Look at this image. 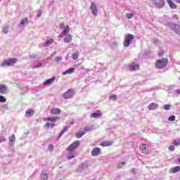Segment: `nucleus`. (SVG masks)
<instances>
[{"instance_id":"1","label":"nucleus","mask_w":180,"mask_h":180,"mask_svg":"<svg viewBox=\"0 0 180 180\" xmlns=\"http://www.w3.org/2000/svg\"><path fill=\"white\" fill-rule=\"evenodd\" d=\"M57 120H60V117H46L44 118V122H46L44 127V129H53L54 126H56V122Z\"/></svg>"},{"instance_id":"2","label":"nucleus","mask_w":180,"mask_h":180,"mask_svg":"<svg viewBox=\"0 0 180 180\" xmlns=\"http://www.w3.org/2000/svg\"><path fill=\"white\" fill-rule=\"evenodd\" d=\"M168 65V60L167 58H162L157 60L155 63L156 68L158 70H163Z\"/></svg>"},{"instance_id":"3","label":"nucleus","mask_w":180,"mask_h":180,"mask_svg":"<svg viewBox=\"0 0 180 180\" xmlns=\"http://www.w3.org/2000/svg\"><path fill=\"white\" fill-rule=\"evenodd\" d=\"M18 63V58H10L8 60H5L1 63V67H11Z\"/></svg>"},{"instance_id":"4","label":"nucleus","mask_w":180,"mask_h":180,"mask_svg":"<svg viewBox=\"0 0 180 180\" xmlns=\"http://www.w3.org/2000/svg\"><path fill=\"white\" fill-rule=\"evenodd\" d=\"M134 40V35L128 34L124 37V47H129L131 44V41Z\"/></svg>"},{"instance_id":"5","label":"nucleus","mask_w":180,"mask_h":180,"mask_svg":"<svg viewBox=\"0 0 180 180\" xmlns=\"http://www.w3.org/2000/svg\"><path fill=\"white\" fill-rule=\"evenodd\" d=\"M60 29H63V32H61L60 37H64V36H67L68 33H70V26L66 25L64 22H61L59 25Z\"/></svg>"},{"instance_id":"6","label":"nucleus","mask_w":180,"mask_h":180,"mask_svg":"<svg viewBox=\"0 0 180 180\" xmlns=\"http://www.w3.org/2000/svg\"><path fill=\"white\" fill-rule=\"evenodd\" d=\"M79 141H75L70 146L68 147L67 151H75L79 147Z\"/></svg>"},{"instance_id":"7","label":"nucleus","mask_w":180,"mask_h":180,"mask_svg":"<svg viewBox=\"0 0 180 180\" xmlns=\"http://www.w3.org/2000/svg\"><path fill=\"white\" fill-rule=\"evenodd\" d=\"M90 11H91V13L94 15V16H98V6L94 2L91 4Z\"/></svg>"},{"instance_id":"8","label":"nucleus","mask_w":180,"mask_h":180,"mask_svg":"<svg viewBox=\"0 0 180 180\" xmlns=\"http://www.w3.org/2000/svg\"><path fill=\"white\" fill-rule=\"evenodd\" d=\"M152 2L154 3V5H155L156 8H158V9L164 8V5H165L164 0H152Z\"/></svg>"},{"instance_id":"9","label":"nucleus","mask_w":180,"mask_h":180,"mask_svg":"<svg viewBox=\"0 0 180 180\" xmlns=\"http://www.w3.org/2000/svg\"><path fill=\"white\" fill-rule=\"evenodd\" d=\"M72 96H74V91H72V89H68L63 96L64 99H70Z\"/></svg>"},{"instance_id":"10","label":"nucleus","mask_w":180,"mask_h":180,"mask_svg":"<svg viewBox=\"0 0 180 180\" xmlns=\"http://www.w3.org/2000/svg\"><path fill=\"white\" fill-rule=\"evenodd\" d=\"M89 167L88 163H83L77 168V172H84Z\"/></svg>"},{"instance_id":"11","label":"nucleus","mask_w":180,"mask_h":180,"mask_svg":"<svg viewBox=\"0 0 180 180\" xmlns=\"http://www.w3.org/2000/svg\"><path fill=\"white\" fill-rule=\"evenodd\" d=\"M129 71H136L140 70V65L134 62L131 63L129 66Z\"/></svg>"},{"instance_id":"12","label":"nucleus","mask_w":180,"mask_h":180,"mask_svg":"<svg viewBox=\"0 0 180 180\" xmlns=\"http://www.w3.org/2000/svg\"><path fill=\"white\" fill-rule=\"evenodd\" d=\"M170 27L174 32H175V33L180 34V25L171 24Z\"/></svg>"},{"instance_id":"13","label":"nucleus","mask_w":180,"mask_h":180,"mask_svg":"<svg viewBox=\"0 0 180 180\" xmlns=\"http://www.w3.org/2000/svg\"><path fill=\"white\" fill-rule=\"evenodd\" d=\"M68 160H72V158H75L77 157V152L75 150H68Z\"/></svg>"},{"instance_id":"14","label":"nucleus","mask_w":180,"mask_h":180,"mask_svg":"<svg viewBox=\"0 0 180 180\" xmlns=\"http://www.w3.org/2000/svg\"><path fill=\"white\" fill-rule=\"evenodd\" d=\"M101 154V148H94L91 151V155L93 157H96V155H99Z\"/></svg>"},{"instance_id":"15","label":"nucleus","mask_w":180,"mask_h":180,"mask_svg":"<svg viewBox=\"0 0 180 180\" xmlns=\"http://www.w3.org/2000/svg\"><path fill=\"white\" fill-rule=\"evenodd\" d=\"M0 94H8V87L6 85L0 84Z\"/></svg>"},{"instance_id":"16","label":"nucleus","mask_w":180,"mask_h":180,"mask_svg":"<svg viewBox=\"0 0 180 180\" xmlns=\"http://www.w3.org/2000/svg\"><path fill=\"white\" fill-rule=\"evenodd\" d=\"M158 108V104L155 103H152L149 104L148 106V110H155V109H157Z\"/></svg>"},{"instance_id":"17","label":"nucleus","mask_w":180,"mask_h":180,"mask_svg":"<svg viewBox=\"0 0 180 180\" xmlns=\"http://www.w3.org/2000/svg\"><path fill=\"white\" fill-rule=\"evenodd\" d=\"M51 115H60L61 113V109L60 108H52L50 110Z\"/></svg>"},{"instance_id":"18","label":"nucleus","mask_w":180,"mask_h":180,"mask_svg":"<svg viewBox=\"0 0 180 180\" xmlns=\"http://www.w3.org/2000/svg\"><path fill=\"white\" fill-rule=\"evenodd\" d=\"M167 2L171 9H176V8H178L176 4H175V3H174V1H172V0H167Z\"/></svg>"},{"instance_id":"19","label":"nucleus","mask_w":180,"mask_h":180,"mask_svg":"<svg viewBox=\"0 0 180 180\" xmlns=\"http://www.w3.org/2000/svg\"><path fill=\"white\" fill-rule=\"evenodd\" d=\"M34 115V111L30 108L27 109L25 112L26 117H32Z\"/></svg>"},{"instance_id":"20","label":"nucleus","mask_w":180,"mask_h":180,"mask_svg":"<svg viewBox=\"0 0 180 180\" xmlns=\"http://www.w3.org/2000/svg\"><path fill=\"white\" fill-rule=\"evenodd\" d=\"M141 150L143 154H148V151H147V145H146V143H142L141 145Z\"/></svg>"},{"instance_id":"21","label":"nucleus","mask_w":180,"mask_h":180,"mask_svg":"<svg viewBox=\"0 0 180 180\" xmlns=\"http://www.w3.org/2000/svg\"><path fill=\"white\" fill-rule=\"evenodd\" d=\"M72 72H75V68L68 69L67 70L63 72V75H67V74H72Z\"/></svg>"},{"instance_id":"22","label":"nucleus","mask_w":180,"mask_h":180,"mask_svg":"<svg viewBox=\"0 0 180 180\" xmlns=\"http://www.w3.org/2000/svg\"><path fill=\"white\" fill-rule=\"evenodd\" d=\"M101 116H102V112H101V111H97L96 112H93L90 115V117L96 118V117H101Z\"/></svg>"},{"instance_id":"23","label":"nucleus","mask_w":180,"mask_h":180,"mask_svg":"<svg viewBox=\"0 0 180 180\" xmlns=\"http://www.w3.org/2000/svg\"><path fill=\"white\" fill-rule=\"evenodd\" d=\"M64 43H71L72 41V37L71 35H67L64 39H63Z\"/></svg>"},{"instance_id":"24","label":"nucleus","mask_w":180,"mask_h":180,"mask_svg":"<svg viewBox=\"0 0 180 180\" xmlns=\"http://www.w3.org/2000/svg\"><path fill=\"white\" fill-rule=\"evenodd\" d=\"M29 25V20L27 18H25L21 20L20 25L21 26H27Z\"/></svg>"},{"instance_id":"25","label":"nucleus","mask_w":180,"mask_h":180,"mask_svg":"<svg viewBox=\"0 0 180 180\" xmlns=\"http://www.w3.org/2000/svg\"><path fill=\"white\" fill-rule=\"evenodd\" d=\"M180 171V166H176L174 167H172L170 170V172H172V174H176V172H179Z\"/></svg>"},{"instance_id":"26","label":"nucleus","mask_w":180,"mask_h":180,"mask_svg":"<svg viewBox=\"0 0 180 180\" xmlns=\"http://www.w3.org/2000/svg\"><path fill=\"white\" fill-rule=\"evenodd\" d=\"M56 81V77H52L51 79H47L44 83V85H50L53 84Z\"/></svg>"},{"instance_id":"27","label":"nucleus","mask_w":180,"mask_h":180,"mask_svg":"<svg viewBox=\"0 0 180 180\" xmlns=\"http://www.w3.org/2000/svg\"><path fill=\"white\" fill-rule=\"evenodd\" d=\"M53 42H54V39H51L45 41V43L44 44V47H49V46H50L51 44H53Z\"/></svg>"},{"instance_id":"28","label":"nucleus","mask_w":180,"mask_h":180,"mask_svg":"<svg viewBox=\"0 0 180 180\" xmlns=\"http://www.w3.org/2000/svg\"><path fill=\"white\" fill-rule=\"evenodd\" d=\"M94 125H90V126H87L86 127H84V134L88 132V131H91V130H94Z\"/></svg>"},{"instance_id":"29","label":"nucleus","mask_w":180,"mask_h":180,"mask_svg":"<svg viewBox=\"0 0 180 180\" xmlns=\"http://www.w3.org/2000/svg\"><path fill=\"white\" fill-rule=\"evenodd\" d=\"M15 134H12L10 138H9V144L12 146H13L14 143H15Z\"/></svg>"},{"instance_id":"30","label":"nucleus","mask_w":180,"mask_h":180,"mask_svg":"<svg viewBox=\"0 0 180 180\" xmlns=\"http://www.w3.org/2000/svg\"><path fill=\"white\" fill-rule=\"evenodd\" d=\"M103 147H108V146H112V142L110 141H103L101 143Z\"/></svg>"},{"instance_id":"31","label":"nucleus","mask_w":180,"mask_h":180,"mask_svg":"<svg viewBox=\"0 0 180 180\" xmlns=\"http://www.w3.org/2000/svg\"><path fill=\"white\" fill-rule=\"evenodd\" d=\"M9 30V26L5 25L2 28V32L4 33V34H8V32Z\"/></svg>"},{"instance_id":"32","label":"nucleus","mask_w":180,"mask_h":180,"mask_svg":"<svg viewBox=\"0 0 180 180\" xmlns=\"http://www.w3.org/2000/svg\"><path fill=\"white\" fill-rule=\"evenodd\" d=\"M172 144L176 146H180V139L174 140Z\"/></svg>"},{"instance_id":"33","label":"nucleus","mask_w":180,"mask_h":180,"mask_svg":"<svg viewBox=\"0 0 180 180\" xmlns=\"http://www.w3.org/2000/svg\"><path fill=\"white\" fill-rule=\"evenodd\" d=\"M41 178L44 180H47L49 179V174H47V173H41Z\"/></svg>"},{"instance_id":"34","label":"nucleus","mask_w":180,"mask_h":180,"mask_svg":"<svg viewBox=\"0 0 180 180\" xmlns=\"http://www.w3.org/2000/svg\"><path fill=\"white\" fill-rule=\"evenodd\" d=\"M163 109L165 110H171V105L169 104H165L163 105Z\"/></svg>"},{"instance_id":"35","label":"nucleus","mask_w":180,"mask_h":180,"mask_svg":"<svg viewBox=\"0 0 180 180\" xmlns=\"http://www.w3.org/2000/svg\"><path fill=\"white\" fill-rule=\"evenodd\" d=\"M84 134H85V132H79L76 134V137L77 139H81V137H82V136H84Z\"/></svg>"},{"instance_id":"36","label":"nucleus","mask_w":180,"mask_h":180,"mask_svg":"<svg viewBox=\"0 0 180 180\" xmlns=\"http://www.w3.org/2000/svg\"><path fill=\"white\" fill-rule=\"evenodd\" d=\"M109 99H110L111 101H116L117 99V96H116V95L115 94H112L109 96Z\"/></svg>"},{"instance_id":"37","label":"nucleus","mask_w":180,"mask_h":180,"mask_svg":"<svg viewBox=\"0 0 180 180\" xmlns=\"http://www.w3.org/2000/svg\"><path fill=\"white\" fill-rule=\"evenodd\" d=\"M0 102L1 103H5V102H6V98L4 96L0 95Z\"/></svg>"},{"instance_id":"38","label":"nucleus","mask_w":180,"mask_h":180,"mask_svg":"<svg viewBox=\"0 0 180 180\" xmlns=\"http://www.w3.org/2000/svg\"><path fill=\"white\" fill-rule=\"evenodd\" d=\"M134 16V15L133 13H127L126 14V17L127 18V19H131Z\"/></svg>"},{"instance_id":"39","label":"nucleus","mask_w":180,"mask_h":180,"mask_svg":"<svg viewBox=\"0 0 180 180\" xmlns=\"http://www.w3.org/2000/svg\"><path fill=\"white\" fill-rule=\"evenodd\" d=\"M67 130H68L67 128H64V129L61 131V132H60V135H59V136H58V139H60V137H61V136H63V134H64V133H65V131H67Z\"/></svg>"},{"instance_id":"40","label":"nucleus","mask_w":180,"mask_h":180,"mask_svg":"<svg viewBox=\"0 0 180 180\" xmlns=\"http://www.w3.org/2000/svg\"><path fill=\"white\" fill-rule=\"evenodd\" d=\"M168 120L169 122H174L175 120V116L174 115H171L169 118Z\"/></svg>"},{"instance_id":"41","label":"nucleus","mask_w":180,"mask_h":180,"mask_svg":"<svg viewBox=\"0 0 180 180\" xmlns=\"http://www.w3.org/2000/svg\"><path fill=\"white\" fill-rule=\"evenodd\" d=\"M124 165H126V162H122L118 164V168H123Z\"/></svg>"},{"instance_id":"42","label":"nucleus","mask_w":180,"mask_h":180,"mask_svg":"<svg viewBox=\"0 0 180 180\" xmlns=\"http://www.w3.org/2000/svg\"><path fill=\"white\" fill-rule=\"evenodd\" d=\"M72 59L77 60L78 59V53H73L72 54Z\"/></svg>"},{"instance_id":"43","label":"nucleus","mask_w":180,"mask_h":180,"mask_svg":"<svg viewBox=\"0 0 180 180\" xmlns=\"http://www.w3.org/2000/svg\"><path fill=\"white\" fill-rule=\"evenodd\" d=\"M4 141H6V138L4 136H0V143H4Z\"/></svg>"},{"instance_id":"44","label":"nucleus","mask_w":180,"mask_h":180,"mask_svg":"<svg viewBox=\"0 0 180 180\" xmlns=\"http://www.w3.org/2000/svg\"><path fill=\"white\" fill-rule=\"evenodd\" d=\"M49 150H50L51 151H53V150H54V146L53 144H50L49 146Z\"/></svg>"},{"instance_id":"45","label":"nucleus","mask_w":180,"mask_h":180,"mask_svg":"<svg viewBox=\"0 0 180 180\" xmlns=\"http://www.w3.org/2000/svg\"><path fill=\"white\" fill-rule=\"evenodd\" d=\"M169 151H174L175 150V147L174 146H169Z\"/></svg>"},{"instance_id":"46","label":"nucleus","mask_w":180,"mask_h":180,"mask_svg":"<svg viewBox=\"0 0 180 180\" xmlns=\"http://www.w3.org/2000/svg\"><path fill=\"white\" fill-rule=\"evenodd\" d=\"M61 60H63V58H61V57H58V56L55 58V61H57V62L61 61Z\"/></svg>"},{"instance_id":"47","label":"nucleus","mask_w":180,"mask_h":180,"mask_svg":"<svg viewBox=\"0 0 180 180\" xmlns=\"http://www.w3.org/2000/svg\"><path fill=\"white\" fill-rule=\"evenodd\" d=\"M41 65V63H39L38 65H36L32 67V68H40V66Z\"/></svg>"},{"instance_id":"48","label":"nucleus","mask_w":180,"mask_h":180,"mask_svg":"<svg viewBox=\"0 0 180 180\" xmlns=\"http://www.w3.org/2000/svg\"><path fill=\"white\" fill-rule=\"evenodd\" d=\"M37 18H40L41 16V11H39L37 14Z\"/></svg>"},{"instance_id":"49","label":"nucleus","mask_w":180,"mask_h":180,"mask_svg":"<svg viewBox=\"0 0 180 180\" xmlns=\"http://www.w3.org/2000/svg\"><path fill=\"white\" fill-rule=\"evenodd\" d=\"M159 57H162L164 56V53L162 51L158 53Z\"/></svg>"},{"instance_id":"50","label":"nucleus","mask_w":180,"mask_h":180,"mask_svg":"<svg viewBox=\"0 0 180 180\" xmlns=\"http://www.w3.org/2000/svg\"><path fill=\"white\" fill-rule=\"evenodd\" d=\"M176 93L178 95H180V89L176 90Z\"/></svg>"},{"instance_id":"51","label":"nucleus","mask_w":180,"mask_h":180,"mask_svg":"<svg viewBox=\"0 0 180 180\" xmlns=\"http://www.w3.org/2000/svg\"><path fill=\"white\" fill-rule=\"evenodd\" d=\"M176 4H180V0H174Z\"/></svg>"},{"instance_id":"52","label":"nucleus","mask_w":180,"mask_h":180,"mask_svg":"<svg viewBox=\"0 0 180 180\" xmlns=\"http://www.w3.org/2000/svg\"><path fill=\"white\" fill-rule=\"evenodd\" d=\"M115 44H116V46H117V43H115Z\"/></svg>"}]
</instances>
